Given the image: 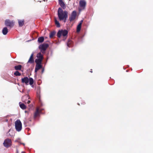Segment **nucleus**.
I'll return each instance as SVG.
<instances>
[{
    "mask_svg": "<svg viewBox=\"0 0 153 153\" xmlns=\"http://www.w3.org/2000/svg\"><path fill=\"white\" fill-rule=\"evenodd\" d=\"M68 13L67 11H63L61 7L59 8L58 10V16L59 19L60 20H63V19H67L68 17Z\"/></svg>",
    "mask_w": 153,
    "mask_h": 153,
    "instance_id": "obj_1",
    "label": "nucleus"
},
{
    "mask_svg": "<svg viewBox=\"0 0 153 153\" xmlns=\"http://www.w3.org/2000/svg\"><path fill=\"white\" fill-rule=\"evenodd\" d=\"M21 81L22 83H25L26 85H28L29 82L30 85H33L34 82L33 79L32 78L30 77L28 78L27 77H25L22 78Z\"/></svg>",
    "mask_w": 153,
    "mask_h": 153,
    "instance_id": "obj_2",
    "label": "nucleus"
},
{
    "mask_svg": "<svg viewBox=\"0 0 153 153\" xmlns=\"http://www.w3.org/2000/svg\"><path fill=\"white\" fill-rule=\"evenodd\" d=\"M15 127L16 130L17 131H20L22 128V123L19 120H17L15 122Z\"/></svg>",
    "mask_w": 153,
    "mask_h": 153,
    "instance_id": "obj_3",
    "label": "nucleus"
},
{
    "mask_svg": "<svg viewBox=\"0 0 153 153\" xmlns=\"http://www.w3.org/2000/svg\"><path fill=\"white\" fill-rule=\"evenodd\" d=\"M68 33V31L67 30H62L58 31L57 35L58 37L60 38L62 35L63 36H66Z\"/></svg>",
    "mask_w": 153,
    "mask_h": 153,
    "instance_id": "obj_4",
    "label": "nucleus"
},
{
    "mask_svg": "<svg viewBox=\"0 0 153 153\" xmlns=\"http://www.w3.org/2000/svg\"><path fill=\"white\" fill-rule=\"evenodd\" d=\"M48 46L49 45L48 44L43 43L39 46V48L41 50V52L42 53H45V51L48 48Z\"/></svg>",
    "mask_w": 153,
    "mask_h": 153,
    "instance_id": "obj_5",
    "label": "nucleus"
},
{
    "mask_svg": "<svg viewBox=\"0 0 153 153\" xmlns=\"http://www.w3.org/2000/svg\"><path fill=\"white\" fill-rule=\"evenodd\" d=\"M11 144V140L9 139H7L5 140L3 143V144L4 146L6 147H9Z\"/></svg>",
    "mask_w": 153,
    "mask_h": 153,
    "instance_id": "obj_6",
    "label": "nucleus"
},
{
    "mask_svg": "<svg viewBox=\"0 0 153 153\" xmlns=\"http://www.w3.org/2000/svg\"><path fill=\"white\" fill-rule=\"evenodd\" d=\"M5 25L7 27H12L14 25V22L13 21H10L9 20H7L5 22Z\"/></svg>",
    "mask_w": 153,
    "mask_h": 153,
    "instance_id": "obj_7",
    "label": "nucleus"
},
{
    "mask_svg": "<svg viewBox=\"0 0 153 153\" xmlns=\"http://www.w3.org/2000/svg\"><path fill=\"white\" fill-rule=\"evenodd\" d=\"M76 15V12L75 11H73L72 13L71 16L69 18L70 21L71 22L74 21L75 19Z\"/></svg>",
    "mask_w": 153,
    "mask_h": 153,
    "instance_id": "obj_8",
    "label": "nucleus"
},
{
    "mask_svg": "<svg viewBox=\"0 0 153 153\" xmlns=\"http://www.w3.org/2000/svg\"><path fill=\"white\" fill-rule=\"evenodd\" d=\"M80 7L82 8V9H84L86 5V2L84 0H81L79 2Z\"/></svg>",
    "mask_w": 153,
    "mask_h": 153,
    "instance_id": "obj_9",
    "label": "nucleus"
},
{
    "mask_svg": "<svg viewBox=\"0 0 153 153\" xmlns=\"http://www.w3.org/2000/svg\"><path fill=\"white\" fill-rule=\"evenodd\" d=\"M59 3L61 7L64 9H65L66 8V5L62 0H59Z\"/></svg>",
    "mask_w": 153,
    "mask_h": 153,
    "instance_id": "obj_10",
    "label": "nucleus"
},
{
    "mask_svg": "<svg viewBox=\"0 0 153 153\" xmlns=\"http://www.w3.org/2000/svg\"><path fill=\"white\" fill-rule=\"evenodd\" d=\"M25 98L29 99V97L28 95H25L23 97L22 99V101L23 102H25V103H27V104H29L30 102V100L27 101V100H25L24 99Z\"/></svg>",
    "mask_w": 153,
    "mask_h": 153,
    "instance_id": "obj_11",
    "label": "nucleus"
},
{
    "mask_svg": "<svg viewBox=\"0 0 153 153\" xmlns=\"http://www.w3.org/2000/svg\"><path fill=\"white\" fill-rule=\"evenodd\" d=\"M33 54H32L31 55L30 58L27 62V64L28 63H32L34 62V60L33 59Z\"/></svg>",
    "mask_w": 153,
    "mask_h": 153,
    "instance_id": "obj_12",
    "label": "nucleus"
},
{
    "mask_svg": "<svg viewBox=\"0 0 153 153\" xmlns=\"http://www.w3.org/2000/svg\"><path fill=\"white\" fill-rule=\"evenodd\" d=\"M8 32V30L7 27H4L3 28L2 30V32L3 35H6L7 34Z\"/></svg>",
    "mask_w": 153,
    "mask_h": 153,
    "instance_id": "obj_13",
    "label": "nucleus"
},
{
    "mask_svg": "<svg viewBox=\"0 0 153 153\" xmlns=\"http://www.w3.org/2000/svg\"><path fill=\"white\" fill-rule=\"evenodd\" d=\"M18 23L19 26L20 27H22L24 24V20H18Z\"/></svg>",
    "mask_w": 153,
    "mask_h": 153,
    "instance_id": "obj_14",
    "label": "nucleus"
},
{
    "mask_svg": "<svg viewBox=\"0 0 153 153\" xmlns=\"http://www.w3.org/2000/svg\"><path fill=\"white\" fill-rule=\"evenodd\" d=\"M42 60L39 59H36L35 60V62L36 63V64H41Z\"/></svg>",
    "mask_w": 153,
    "mask_h": 153,
    "instance_id": "obj_15",
    "label": "nucleus"
},
{
    "mask_svg": "<svg viewBox=\"0 0 153 153\" xmlns=\"http://www.w3.org/2000/svg\"><path fill=\"white\" fill-rule=\"evenodd\" d=\"M20 107L23 109H25L26 108V106L23 103H22L21 102L19 103Z\"/></svg>",
    "mask_w": 153,
    "mask_h": 153,
    "instance_id": "obj_16",
    "label": "nucleus"
},
{
    "mask_svg": "<svg viewBox=\"0 0 153 153\" xmlns=\"http://www.w3.org/2000/svg\"><path fill=\"white\" fill-rule=\"evenodd\" d=\"M37 57L38 58V59H43V55L41 54V53H39L37 54Z\"/></svg>",
    "mask_w": 153,
    "mask_h": 153,
    "instance_id": "obj_17",
    "label": "nucleus"
},
{
    "mask_svg": "<svg viewBox=\"0 0 153 153\" xmlns=\"http://www.w3.org/2000/svg\"><path fill=\"white\" fill-rule=\"evenodd\" d=\"M39 109L38 108H37L36 109V111L35 112L34 114V117H37L39 116Z\"/></svg>",
    "mask_w": 153,
    "mask_h": 153,
    "instance_id": "obj_18",
    "label": "nucleus"
},
{
    "mask_svg": "<svg viewBox=\"0 0 153 153\" xmlns=\"http://www.w3.org/2000/svg\"><path fill=\"white\" fill-rule=\"evenodd\" d=\"M44 38L43 37H41L38 38V41L39 43H42L43 42Z\"/></svg>",
    "mask_w": 153,
    "mask_h": 153,
    "instance_id": "obj_19",
    "label": "nucleus"
},
{
    "mask_svg": "<svg viewBox=\"0 0 153 153\" xmlns=\"http://www.w3.org/2000/svg\"><path fill=\"white\" fill-rule=\"evenodd\" d=\"M82 25L79 24L77 26L76 32H79L80 30L81 27Z\"/></svg>",
    "mask_w": 153,
    "mask_h": 153,
    "instance_id": "obj_20",
    "label": "nucleus"
},
{
    "mask_svg": "<svg viewBox=\"0 0 153 153\" xmlns=\"http://www.w3.org/2000/svg\"><path fill=\"white\" fill-rule=\"evenodd\" d=\"M55 22L56 27H60V23L59 22L57 21L56 18L55 19Z\"/></svg>",
    "mask_w": 153,
    "mask_h": 153,
    "instance_id": "obj_21",
    "label": "nucleus"
},
{
    "mask_svg": "<svg viewBox=\"0 0 153 153\" xmlns=\"http://www.w3.org/2000/svg\"><path fill=\"white\" fill-rule=\"evenodd\" d=\"M22 67V66L21 65L16 66L15 67V68L16 70H20Z\"/></svg>",
    "mask_w": 153,
    "mask_h": 153,
    "instance_id": "obj_22",
    "label": "nucleus"
},
{
    "mask_svg": "<svg viewBox=\"0 0 153 153\" xmlns=\"http://www.w3.org/2000/svg\"><path fill=\"white\" fill-rule=\"evenodd\" d=\"M42 67L41 64H36L35 68L38 70L40 69Z\"/></svg>",
    "mask_w": 153,
    "mask_h": 153,
    "instance_id": "obj_23",
    "label": "nucleus"
},
{
    "mask_svg": "<svg viewBox=\"0 0 153 153\" xmlns=\"http://www.w3.org/2000/svg\"><path fill=\"white\" fill-rule=\"evenodd\" d=\"M14 74L16 76H20L21 74L18 71H16L14 73Z\"/></svg>",
    "mask_w": 153,
    "mask_h": 153,
    "instance_id": "obj_24",
    "label": "nucleus"
},
{
    "mask_svg": "<svg viewBox=\"0 0 153 153\" xmlns=\"http://www.w3.org/2000/svg\"><path fill=\"white\" fill-rule=\"evenodd\" d=\"M55 34V33L54 32H51L50 34V37L52 38V37Z\"/></svg>",
    "mask_w": 153,
    "mask_h": 153,
    "instance_id": "obj_25",
    "label": "nucleus"
},
{
    "mask_svg": "<svg viewBox=\"0 0 153 153\" xmlns=\"http://www.w3.org/2000/svg\"><path fill=\"white\" fill-rule=\"evenodd\" d=\"M10 131V129L8 131L7 133V136H11V135L10 134V133H9V132Z\"/></svg>",
    "mask_w": 153,
    "mask_h": 153,
    "instance_id": "obj_26",
    "label": "nucleus"
},
{
    "mask_svg": "<svg viewBox=\"0 0 153 153\" xmlns=\"http://www.w3.org/2000/svg\"><path fill=\"white\" fill-rule=\"evenodd\" d=\"M83 22V20H81L80 21V22L79 24L82 25V23Z\"/></svg>",
    "mask_w": 153,
    "mask_h": 153,
    "instance_id": "obj_27",
    "label": "nucleus"
},
{
    "mask_svg": "<svg viewBox=\"0 0 153 153\" xmlns=\"http://www.w3.org/2000/svg\"><path fill=\"white\" fill-rule=\"evenodd\" d=\"M83 22V20H81L80 21V22L79 24L82 25V23Z\"/></svg>",
    "mask_w": 153,
    "mask_h": 153,
    "instance_id": "obj_28",
    "label": "nucleus"
},
{
    "mask_svg": "<svg viewBox=\"0 0 153 153\" xmlns=\"http://www.w3.org/2000/svg\"><path fill=\"white\" fill-rule=\"evenodd\" d=\"M39 70L35 68V72H36Z\"/></svg>",
    "mask_w": 153,
    "mask_h": 153,
    "instance_id": "obj_29",
    "label": "nucleus"
},
{
    "mask_svg": "<svg viewBox=\"0 0 153 153\" xmlns=\"http://www.w3.org/2000/svg\"><path fill=\"white\" fill-rule=\"evenodd\" d=\"M67 19H63V20L64 21V22L65 23L66 22V20Z\"/></svg>",
    "mask_w": 153,
    "mask_h": 153,
    "instance_id": "obj_30",
    "label": "nucleus"
},
{
    "mask_svg": "<svg viewBox=\"0 0 153 153\" xmlns=\"http://www.w3.org/2000/svg\"><path fill=\"white\" fill-rule=\"evenodd\" d=\"M44 69H43L42 70V73H43L44 72Z\"/></svg>",
    "mask_w": 153,
    "mask_h": 153,
    "instance_id": "obj_31",
    "label": "nucleus"
},
{
    "mask_svg": "<svg viewBox=\"0 0 153 153\" xmlns=\"http://www.w3.org/2000/svg\"><path fill=\"white\" fill-rule=\"evenodd\" d=\"M67 46L69 47H70V46H69V45L68 44H67Z\"/></svg>",
    "mask_w": 153,
    "mask_h": 153,
    "instance_id": "obj_32",
    "label": "nucleus"
},
{
    "mask_svg": "<svg viewBox=\"0 0 153 153\" xmlns=\"http://www.w3.org/2000/svg\"><path fill=\"white\" fill-rule=\"evenodd\" d=\"M22 144H23V145H25V144H24V143H22Z\"/></svg>",
    "mask_w": 153,
    "mask_h": 153,
    "instance_id": "obj_33",
    "label": "nucleus"
},
{
    "mask_svg": "<svg viewBox=\"0 0 153 153\" xmlns=\"http://www.w3.org/2000/svg\"><path fill=\"white\" fill-rule=\"evenodd\" d=\"M90 72H91L92 73V71H90Z\"/></svg>",
    "mask_w": 153,
    "mask_h": 153,
    "instance_id": "obj_34",
    "label": "nucleus"
},
{
    "mask_svg": "<svg viewBox=\"0 0 153 153\" xmlns=\"http://www.w3.org/2000/svg\"><path fill=\"white\" fill-rule=\"evenodd\" d=\"M44 1H45V0H44Z\"/></svg>",
    "mask_w": 153,
    "mask_h": 153,
    "instance_id": "obj_35",
    "label": "nucleus"
}]
</instances>
